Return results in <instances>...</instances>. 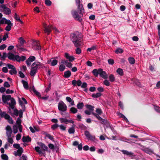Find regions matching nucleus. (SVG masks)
Here are the masks:
<instances>
[{"label":"nucleus","mask_w":160,"mask_h":160,"mask_svg":"<svg viewBox=\"0 0 160 160\" xmlns=\"http://www.w3.org/2000/svg\"><path fill=\"white\" fill-rule=\"evenodd\" d=\"M96 112H97V114L100 115H101L102 113V112L101 109L99 108H96Z\"/></svg>","instance_id":"obj_44"},{"label":"nucleus","mask_w":160,"mask_h":160,"mask_svg":"<svg viewBox=\"0 0 160 160\" xmlns=\"http://www.w3.org/2000/svg\"><path fill=\"white\" fill-rule=\"evenodd\" d=\"M128 59L129 63L131 64H133L135 62V60L134 58L132 57L128 58Z\"/></svg>","instance_id":"obj_27"},{"label":"nucleus","mask_w":160,"mask_h":160,"mask_svg":"<svg viewBox=\"0 0 160 160\" xmlns=\"http://www.w3.org/2000/svg\"><path fill=\"white\" fill-rule=\"evenodd\" d=\"M58 110L62 112H65L67 110V105L62 101L58 103Z\"/></svg>","instance_id":"obj_6"},{"label":"nucleus","mask_w":160,"mask_h":160,"mask_svg":"<svg viewBox=\"0 0 160 160\" xmlns=\"http://www.w3.org/2000/svg\"><path fill=\"white\" fill-rule=\"evenodd\" d=\"M100 71H99V75L101 77L104 79H107L108 78V76L107 75L105 71L103 70V69L100 68Z\"/></svg>","instance_id":"obj_11"},{"label":"nucleus","mask_w":160,"mask_h":160,"mask_svg":"<svg viewBox=\"0 0 160 160\" xmlns=\"http://www.w3.org/2000/svg\"><path fill=\"white\" fill-rule=\"evenodd\" d=\"M154 109L156 112L160 113V107L158 106H155Z\"/></svg>","instance_id":"obj_64"},{"label":"nucleus","mask_w":160,"mask_h":160,"mask_svg":"<svg viewBox=\"0 0 160 160\" xmlns=\"http://www.w3.org/2000/svg\"><path fill=\"white\" fill-rule=\"evenodd\" d=\"M45 136L48 138L49 139L51 140L53 142H54V140L53 137L52 136H51L48 133H45Z\"/></svg>","instance_id":"obj_30"},{"label":"nucleus","mask_w":160,"mask_h":160,"mask_svg":"<svg viewBox=\"0 0 160 160\" xmlns=\"http://www.w3.org/2000/svg\"><path fill=\"white\" fill-rule=\"evenodd\" d=\"M19 103L20 104V105L22 107V110L23 112L25 111V105H23V102L22 101L20 100V98H19Z\"/></svg>","instance_id":"obj_34"},{"label":"nucleus","mask_w":160,"mask_h":160,"mask_svg":"<svg viewBox=\"0 0 160 160\" xmlns=\"http://www.w3.org/2000/svg\"><path fill=\"white\" fill-rule=\"evenodd\" d=\"M100 68L98 69H94L92 71V73L95 76L97 77L98 75L99 74V71H100Z\"/></svg>","instance_id":"obj_18"},{"label":"nucleus","mask_w":160,"mask_h":160,"mask_svg":"<svg viewBox=\"0 0 160 160\" xmlns=\"http://www.w3.org/2000/svg\"><path fill=\"white\" fill-rule=\"evenodd\" d=\"M108 62L109 64L113 65L114 63V62L113 59H109L108 60Z\"/></svg>","instance_id":"obj_55"},{"label":"nucleus","mask_w":160,"mask_h":160,"mask_svg":"<svg viewBox=\"0 0 160 160\" xmlns=\"http://www.w3.org/2000/svg\"><path fill=\"white\" fill-rule=\"evenodd\" d=\"M109 79L110 81L112 82H113L115 81V78L114 76L112 74L110 75Z\"/></svg>","instance_id":"obj_33"},{"label":"nucleus","mask_w":160,"mask_h":160,"mask_svg":"<svg viewBox=\"0 0 160 160\" xmlns=\"http://www.w3.org/2000/svg\"><path fill=\"white\" fill-rule=\"evenodd\" d=\"M19 160H27V157L26 155L23 154Z\"/></svg>","instance_id":"obj_56"},{"label":"nucleus","mask_w":160,"mask_h":160,"mask_svg":"<svg viewBox=\"0 0 160 160\" xmlns=\"http://www.w3.org/2000/svg\"><path fill=\"white\" fill-rule=\"evenodd\" d=\"M0 116L1 118H4L6 119L7 120L9 123L10 124H13V121L12 118L9 115L6 114L5 112H2L0 109Z\"/></svg>","instance_id":"obj_4"},{"label":"nucleus","mask_w":160,"mask_h":160,"mask_svg":"<svg viewBox=\"0 0 160 160\" xmlns=\"http://www.w3.org/2000/svg\"><path fill=\"white\" fill-rule=\"evenodd\" d=\"M34 49L36 50H39L41 49V46L40 45L39 41H37L36 42Z\"/></svg>","instance_id":"obj_16"},{"label":"nucleus","mask_w":160,"mask_h":160,"mask_svg":"<svg viewBox=\"0 0 160 160\" xmlns=\"http://www.w3.org/2000/svg\"><path fill=\"white\" fill-rule=\"evenodd\" d=\"M68 62V60H65L64 59H62L61 61V63L62 64H65V65Z\"/></svg>","instance_id":"obj_60"},{"label":"nucleus","mask_w":160,"mask_h":160,"mask_svg":"<svg viewBox=\"0 0 160 160\" xmlns=\"http://www.w3.org/2000/svg\"><path fill=\"white\" fill-rule=\"evenodd\" d=\"M45 3L48 6H50L52 4V2L50 0H45Z\"/></svg>","instance_id":"obj_45"},{"label":"nucleus","mask_w":160,"mask_h":160,"mask_svg":"<svg viewBox=\"0 0 160 160\" xmlns=\"http://www.w3.org/2000/svg\"><path fill=\"white\" fill-rule=\"evenodd\" d=\"M122 153L124 154H125L129 157H132V156L133 155V153L131 152H129L128 151L126 150H122L121 151Z\"/></svg>","instance_id":"obj_20"},{"label":"nucleus","mask_w":160,"mask_h":160,"mask_svg":"<svg viewBox=\"0 0 160 160\" xmlns=\"http://www.w3.org/2000/svg\"><path fill=\"white\" fill-rule=\"evenodd\" d=\"M23 149L22 148H21L17 150V152H15L14 155L15 156H18L20 157L22 153L23 152Z\"/></svg>","instance_id":"obj_13"},{"label":"nucleus","mask_w":160,"mask_h":160,"mask_svg":"<svg viewBox=\"0 0 160 160\" xmlns=\"http://www.w3.org/2000/svg\"><path fill=\"white\" fill-rule=\"evenodd\" d=\"M38 145L42 148L43 151H47L48 147L47 146H46L45 144L41 142H38Z\"/></svg>","instance_id":"obj_15"},{"label":"nucleus","mask_w":160,"mask_h":160,"mask_svg":"<svg viewBox=\"0 0 160 160\" xmlns=\"http://www.w3.org/2000/svg\"><path fill=\"white\" fill-rule=\"evenodd\" d=\"M59 127L60 128V129L62 131H64L66 129V128L62 125H59Z\"/></svg>","instance_id":"obj_58"},{"label":"nucleus","mask_w":160,"mask_h":160,"mask_svg":"<svg viewBox=\"0 0 160 160\" xmlns=\"http://www.w3.org/2000/svg\"><path fill=\"white\" fill-rule=\"evenodd\" d=\"M43 27L44 28V31L45 33L49 35L52 30H54L55 32H58V31L56 27H54L52 25H49L47 26L45 23H43Z\"/></svg>","instance_id":"obj_3"},{"label":"nucleus","mask_w":160,"mask_h":160,"mask_svg":"<svg viewBox=\"0 0 160 160\" xmlns=\"http://www.w3.org/2000/svg\"><path fill=\"white\" fill-rule=\"evenodd\" d=\"M59 125L58 124H54L52 125L51 128L53 130H55L58 127H59Z\"/></svg>","instance_id":"obj_47"},{"label":"nucleus","mask_w":160,"mask_h":160,"mask_svg":"<svg viewBox=\"0 0 160 160\" xmlns=\"http://www.w3.org/2000/svg\"><path fill=\"white\" fill-rule=\"evenodd\" d=\"M103 83L104 85L107 86H109L110 85V82H109L107 80H105L104 81Z\"/></svg>","instance_id":"obj_61"},{"label":"nucleus","mask_w":160,"mask_h":160,"mask_svg":"<svg viewBox=\"0 0 160 160\" xmlns=\"http://www.w3.org/2000/svg\"><path fill=\"white\" fill-rule=\"evenodd\" d=\"M20 43L21 45H23L25 42L24 39L22 37H20L19 39Z\"/></svg>","instance_id":"obj_46"},{"label":"nucleus","mask_w":160,"mask_h":160,"mask_svg":"<svg viewBox=\"0 0 160 160\" xmlns=\"http://www.w3.org/2000/svg\"><path fill=\"white\" fill-rule=\"evenodd\" d=\"M12 26H11V25H8L5 28V30L8 31H9L12 28Z\"/></svg>","instance_id":"obj_52"},{"label":"nucleus","mask_w":160,"mask_h":160,"mask_svg":"<svg viewBox=\"0 0 160 160\" xmlns=\"http://www.w3.org/2000/svg\"><path fill=\"white\" fill-rule=\"evenodd\" d=\"M142 150L144 152L149 154H151L152 153H154L152 150L148 148H143Z\"/></svg>","instance_id":"obj_17"},{"label":"nucleus","mask_w":160,"mask_h":160,"mask_svg":"<svg viewBox=\"0 0 160 160\" xmlns=\"http://www.w3.org/2000/svg\"><path fill=\"white\" fill-rule=\"evenodd\" d=\"M96 49V46H93L91 47L88 48L87 49V51L91 52L92 50H94Z\"/></svg>","instance_id":"obj_42"},{"label":"nucleus","mask_w":160,"mask_h":160,"mask_svg":"<svg viewBox=\"0 0 160 160\" xmlns=\"http://www.w3.org/2000/svg\"><path fill=\"white\" fill-rule=\"evenodd\" d=\"M117 72L120 76H122L123 74V70L121 68H118L117 70Z\"/></svg>","instance_id":"obj_32"},{"label":"nucleus","mask_w":160,"mask_h":160,"mask_svg":"<svg viewBox=\"0 0 160 160\" xmlns=\"http://www.w3.org/2000/svg\"><path fill=\"white\" fill-rule=\"evenodd\" d=\"M22 82L23 84V87L26 90L28 89L29 88V86L28 82L24 80H22Z\"/></svg>","instance_id":"obj_21"},{"label":"nucleus","mask_w":160,"mask_h":160,"mask_svg":"<svg viewBox=\"0 0 160 160\" xmlns=\"http://www.w3.org/2000/svg\"><path fill=\"white\" fill-rule=\"evenodd\" d=\"M117 54L122 53L123 52V50L120 48H117L115 51Z\"/></svg>","instance_id":"obj_28"},{"label":"nucleus","mask_w":160,"mask_h":160,"mask_svg":"<svg viewBox=\"0 0 160 160\" xmlns=\"http://www.w3.org/2000/svg\"><path fill=\"white\" fill-rule=\"evenodd\" d=\"M5 23V24H7L8 25L13 26V23H11V21L10 20H8L6 19Z\"/></svg>","instance_id":"obj_49"},{"label":"nucleus","mask_w":160,"mask_h":160,"mask_svg":"<svg viewBox=\"0 0 160 160\" xmlns=\"http://www.w3.org/2000/svg\"><path fill=\"white\" fill-rule=\"evenodd\" d=\"M61 123H65V124H67L68 119L66 118H60L59 119Z\"/></svg>","instance_id":"obj_38"},{"label":"nucleus","mask_w":160,"mask_h":160,"mask_svg":"<svg viewBox=\"0 0 160 160\" xmlns=\"http://www.w3.org/2000/svg\"><path fill=\"white\" fill-rule=\"evenodd\" d=\"M118 115L120 117L123 118L124 120L126 118V117L124 115H123V114L120 112H118Z\"/></svg>","instance_id":"obj_62"},{"label":"nucleus","mask_w":160,"mask_h":160,"mask_svg":"<svg viewBox=\"0 0 160 160\" xmlns=\"http://www.w3.org/2000/svg\"><path fill=\"white\" fill-rule=\"evenodd\" d=\"M92 114L98 120L101 121V123L102 124H106L108 123V121L106 119L102 118L100 116V115L97 114L94 112H92Z\"/></svg>","instance_id":"obj_5"},{"label":"nucleus","mask_w":160,"mask_h":160,"mask_svg":"<svg viewBox=\"0 0 160 160\" xmlns=\"http://www.w3.org/2000/svg\"><path fill=\"white\" fill-rule=\"evenodd\" d=\"M75 51L76 53L78 54H79L81 52V50L80 49V48H79V47H77V48L76 49Z\"/></svg>","instance_id":"obj_48"},{"label":"nucleus","mask_w":160,"mask_h":160,"mask_svg":"<svg viewBox=\"0 0 160 160\" xmlns=\"http://www.w3.org/2000/svg\"><path fill=\"white\" fill-rule=\"evenodd\" d=\"M22 140L23 142H31V139L29 136H27L26 137L23 136L22 138Z\"/></svg>","instance_id":"obj_14"},{"label":"nucleus","mask_w":160,"mask_h":160,"mask_svg":"<svg viewBox=\"0 0 160 160\" xmlns=\"http://www.w3.org/2000/svg\"><path fill=\"white\" fill-rule=\"evenodd\" d=\"M58 62V61L56 59H54L52 60L51 63V66H54L56 65Z\"/></svg>","instance_id":"obj_41"},{"label":"nucleus","mask_w":160,"mask_h":160,"mask_svg":"<svg viewBox=\"0 0 160 160\" xmlns=\"http://www.w3.org/2000/svg\"><path fill=\"white\" fill-rule=\"evenodd\" d=\"M13 132L14 133H16L18 132V129L17 127L14 125L13 127Z\"/></svg>","instance_id":"obj_51"},{"label":"nucleus","mask_w":160,"mask_h":160,"mask_svg":"<svg viewBox=\"0 0 160 160\" xmlns=\"http://www.w3.org/2000/svg\"><path fill=\"white\" fill-rule=\"evenodd\" d=\"M85 107L87 109H89L90 111H91L93 112L94 110V107L92 105L87 104L85 105Z\"/></svg>","instance_id":"obj_26"},{"label":"nucleus","mask_w":160,"mask_h":160,"mask_svg":"<svg viewBox=\"0 0 160 160\" xmlns=\"http://www.w3.org/2000/svg\"><path fill=\"white\" fill-rule=\"evenodd\" d=\"M13 114L15 116H18L19 115V111L16 108L14 109Z\"/></svg>","instance_id":"obj_50"},{"label":"nucleus","mask_w":160,"mask_h":160,"mask_svg":"<svg viewBox=\"0 0 160 160\" xmlns=\"http://www.w3.org/2000/svg\"><path fill=\"white\" fill-rule=\"evenodd\" d=\"M64 57L70 62H72L75 59V58L73 57L72 56H70L69 54L67 52H66L65 53Z\"/></svg>","instance_id":"obj_9"},{"label":"nucleus","mask_w":160,"mask_h":160,"mask_svg":"<svg viewBox=\"0 0 160 160\" xmlns=\"http://www.w3.org/2000/svg\"><path fill=\"white\" fill-rule=\"evenodd\" d=\"M73 126H75L74 125ZM75 132V130L74 128V127H73V126L71 127L68 130V132L70 134H73Z\"/></svg>","instance_id":"obj_24"},{"label":"nucleus","mask_w":160,"mask_h":160,"mask_svg":"<svg viewBox=\"0 0 160 160\" xmlns=\"http://www.w3.org/2000/svg\"><path fill=\"white\" fill-rule=\"evenodd\" d=\"M71 75V73L70 71L68 70L64 72V75H63V77L65 78H68L70 77Z\"/></svg>","instance_id":"obj_19"},{"label":"nucleus","mask_w":160,"mask_h":160,"mask_svg":"<svg viewBox=\"0 0 160 160\" xmlns=\"http://www.w3.org/2000/svg\"><path fill=\"white\" fill-rule=\"evenodd\" d=\"M18 58V55H15L10 52L8 53V58L10 60L15 61Z\"/></svg>","instance_id":"obj_8"},{"label":"nucleus","mask_w":160,"mask_h":160,"mask_svg":"<svg viewBox=\"0 0 160 160\" xmlns=\"http://www.w3.org/2000/svg\"><path fill=\"white\" fill-rule=\"evenodd\" d=\"M30 61L32 62H33L35 60V57L34 56H30L28 59Z\"/></svg>","instance_id":"obj_54"},{"label":"nucleus","mask_w":160,"mask_h":160,"mask_svg":"<svg viewBox=\"0 0 160 160\" xmlns=\"http://www.w3.org/2000/svg\"><path fill=\"white\" fill-rule=\"evenodd\" d=\"M71 39L75 46L76 47H79L82 45L81 42L82 35L78 32H77L72 33L70 35Z\"/></svg>","instance_id":"obj_2"},{"label":"nucleus","mask_w":160,"mask_h":160,"mask_svg":"<svg viewBox=\"0 0 160 160\" xmlns=\"http://www.w3.org/2000/svg\"><path fill=\"white\" fill-rule=\"evenodd\" d=\"M1 158L3 160H8V155L6 154H2L1 155Z\"/></svg>","instance_id":"obj_35"},{"label":"nucleus","mask_w":160,"mask_h":160,"mask_svg":"<svg viewBox=\"0 0 160 160\" xmlns=\"http://www.w3.org/2000/svg\"><path fill=\"white\" fill-rule=\"evenodd\" d=\"M38 66L37 64V62L36 63V62H34L32 63V65L31 69H38Z\"/></svg>","instance_id":"obj_40"},{"label":"nucleus","mask_w":160,"mask_h":160,"mask_svg":"<svg viewBox=\"0 0 160 160\" xmlns=\"http://www.w3.org/2000/svg\"><path fill=\"white\" fill-rule=\"evenodd\" d=\"M72 84L74 86H75L76 85L78 86H80L81 85L82 82L81 80H78L77 81L75 80H73L72 81Z\"/></svg>","instance_id":"obj_12"},{"label":"nucleus","mask_w":160,"mask_h":160,"mask_svg":"<svg viewBox=\"0 0 160 160\" xmlns=\"http://www.w3.org/2000/svg\"><path fill=\"white\" fill-rule=\"evenodd\" d=\"M77 5H78V11L75 10L72 12V16L76 20L81 22L82 21L81 17L83 16L82 12L84 8L82 4H80V0H75Z\"/></svg>","instance_id":"obj_1"},{"label":"nucleus","mask_w":160,"mask_h":160,"mask_svg":"<svg viewBox=\"0 0 160 160\" xmlns=\"http://www.w3.org/2000/svg\"><path fill=\"white\" fill-rule=\"evenodd\" d=\"M70 111L73 113H76L78 111L77 108L73 107H72L71 108H70Z\"/></svg>","instance_id":"obj_36"},{"label":"nucleus","mask_w":160,"mask_h":160,"mask_svg":"<svg viewBox=\"0 0 160 160\" xmlns=\"http://www.w3.org/2000/svg\"><path fill=\"white\" fill-rule=\"evenodd\" d=\"M3 86L6 88H9L10 87V85L8 82H5L3 84Z\"/></svg>","instance_id":"obj_63"},{"label":"nucleus","mask_w":160,"mask_h":160,"mask_svg":"<svg viewBox=\"0 0 160 160\" xmlns=\"http://www.w3.org/2000/svg\"><path fill=\"white\" fill-rule=\"evenodd\" d=\"M13 147L16 148V149H19L20 148H21V147H20V145L18 144H16V143H14L13 144Z\"/></svg>","instance_id":"obj_57"},{"label":"nucleus","mask_w":160,"mask_h":160,"mask_svg":"<svg viewBox=\"0 0 160 160\" xmlns=\"http://www.w3.org/2000/svg\"><path fill=\"white\" fill-rule=\"evenodd\" d=\"M37 64L38 66V68H45V67L43 65L42 63H41L40 62H37Z\"/></svg>","instance_id":"obj_53"},{"label":"nucleus","mask_w":160,"mask_h":160,"mask_svg":"<svg viewBox=\"0 0 160 160\" xmlns=\"http://www.w3.org/2000/svg\"><path fill=\"white\" fill-rule=\"evenodd\" d=\"M2 100L3 102L5 103L7 101L10 100L12 98L11 96L9 95H3L2 97Z\"/></svg>","instance_id":"obj_10"},{"label":"nucleus","mask_w":160,"mask_h":160,"mask_svg":"<svg viewBox=\"0 0 160 160\" xmlns=\"http://www.w3.org/2000/svg\"><path fill=\"white\" fill-rule=\"evenodd\" d=\"M38 72L37 69H31L30 74L31 76H34Z\"/></svg>","instance_id":"obj_23"},{"label":"nucleus","mask_w":160,"mask_h":160,"mask_svg":"<svg viewBox=\"0 0 160 160\" xmlns=\"http://www.w3.org/2000/svg\"><path fill=\"white\" fill-rule=\"evenodd\" d=\"M18 58L17 59H16L17 61L18 62H20L21 61H23L25 60L26 59V57L23 56H22L21 57H20L18 55Z\"/></svg>","instance_id":"obj_22"},{"label":"nucleus","mask_w":160,"mask_h":160,"mask_svg":"<svg viewBox=\"0 0 160 160\" xmlns=\"http://www.w3.org/2000/svg\"><path fill=\"white\" fill-rule=\"evenodd\" d=\"M84 106V104L82 102H79L77 104V107L78 109H82Z\"/></svg>","instance_id":"obj_25"},{"label":"nucleus","mask_w":160,"mask_h":160,"mask_svg":"<svg viewBox=\"0 0 160 160\" xmlns=\"http://www.w3.org/2000/svg\"><path fill=\"white\" fill-rule=\"evenodd\" d=\"M9 73L12 75L16 74L17 73V71L16 70L15 68H14L13 69H11V70L9 71Z\"/></svg>","instance_id":"obj_31"},{"label":"nucleus","mask_w":160,"mask_h":160,"mask_svg":"<svg viewBox=\"0 0 160 160\" xmlns=\"http://www.w3.org/2000/svg\"><path fill=\"white\" fill-rule=\"evenodd\" d=\"M11 103H9V104L14 105L16 104V101L13 98H12L11 99Z\"/></svg>","instance_id":"obj_59"},{"label":"nucleus","mask_w":160,"mask_h":160,"mask_svg":"<svg viewBox=\"0 0 160 160\" xmlns=\"http://www.w3.org/2000/svg\"><path fill=\"white\" fill-rule=\"evenodd\" d=\"M40 148L38 146L35 147V150L38 152L39 154L42 153V152L40 150Z\"/></svg>","instance_id":"obj_39"},{"label":"nucleus","mask_w":160,"mask_h":160,"mask_svg":"<svg viewBox=\"0 0 160 160\" xmlns=\"http://www.w3.org/2000/svg\"><path fill=\"white\" fill-rule=\"evenodd\" d=\"M84 134L88 140L94 141L96 139L95 136L91 135L88 131L86 130L85 131Z\"/></svg>","instance_id":"obj_7"},{"label":"nucleus","mask_w":160,"mask_h":160,"mask_svg":"<svg viewBox=\"0 0 160 160\" xmlns=\"http://www.w3.org/2000/svg\"><path fill=\"white\" fill-rule=\"evenodd\" d=\"M102 95V94L100 92H98L97 93H94L92 95V97L94 98H99Z\"/></svg>","instance_id":"obj_29"},{"label":"nucleus","mask_w":160,"mask_h":160,"mask_svg":"<svg viewBox=\"0 0 160 160\" xmlns=\"http://www.w3.org/2000/svg\"><path fill=\"white\" fill-rule=\"evenodd\" d=\"M65 69V66L63 64H61L59 67V69L61 72L63 71Z\"/></svg>","instance_id":"obj_37"},{"label":"nucleus","mask_w":160,"mask_h":160,"mask_svg":"<svg viewBox=\"0 0 160 160\" xmlns=\"http://www.w3.org/2000/svg\"><path fill=\"white\" fill-rule=\"evenodd\" d=\"M79 127L82 130H86L87 128V127L85 126L82 124H80L79 125Z\"/></svg>","instance_id":"obj_43"}]
</instances>
